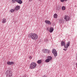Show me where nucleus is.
<instances>
[{
	"instance_id": "1",
	"label": "nucleus",
	"mask_w": 77,
	"mask_h": 77,
	"mask_svg": "<svg viewBox=\"0 0 77 77\" xmlns=\"http://www.w3.org/2000/svg\"><path fill=\"white\" fill-rule=\"evenodd\" d=\"M28 37L33 40H36L38 38V36L35 33H31L29 34Z\"/></svg>"
},
{
	"instance_id": "2",
	"label": "nucleus",
	"mask_w": 77,
	"mask_h": 77,
	"mask_svg": "<svg viewBox=\"0 0 77 77\" xmlns=\"http://www.w3.org/2000/svg\"><path fill=\"white\" fill-rule=\"evenodd\" d=\"M5 75L6 77H11L12 76V72L10 70H7L5 73Z\"/></svg>"
},
{
	"instance_id": "3",
	"label": "nucleus",
	"mask_w": 77,
	"mask_h": 77,
	"mask_svg": "<svg viewBox=\"0 0 77 77\" xmlns=\"http://www.w3.org/2000/svg\"><path fill=\"white\" fill-rule=\"evenodd\" d=\"M37 64L35 62H32L30 65V69H35L36 68Z\"/></svg>"
},
{
	"instance_id": "4",
	"label": "nucleus",
	"mask_w": 77,
	"mask_h": 77,
	"mask_svg": "<svg viewBox=\"0 0 77 77\" xmlns=\"http://www.w3.org/2000/svg\"><path fill=\"white\" fill-rule=\"evenodd\" d=\"M16 2L17 3L20 4H22L23 3V1L21 0H12L11 2L12 3H15V2Z\"/></svg>"
},
{
	"instance_id": "5",
	"label": "nucleus",
	"mask_w": 77,
	"mask_h": 77,
	"mask_svg": "<svg viewBox=\"0 0 77 77\" xmlns=\"http://www.w3.org/2000/svg\"><path fill=\"white\" fill-rule=\"evenodd\" d=\"M52 53L54 55V56L56 57L57 56V51L56 49H54L52 50Z\"/></svg>"
},
{
	"instance_id": "6",
	"label": "nucleus",
	"mask_w": 77,
	"mask_h": 77,
	"mask_svg": "<svg viewBox=\"0 0 77 77\" xmlns=\"http://www.w3.org/2000/svg\"><path fill=\"white\" fill-rule=\"evenodd\" d=\"M69 17L68 16H65L64 20H65L66 21H69Z\"/></svg>"
},
{
	"instance_id": "7",
	"label": "nucleus",
	"mask_w": 77,
	"mask_h": 77,
	"mask_svg": "<svg viewBox=\"0 0 77 77\" xmlns=\"http://www.w3.org/2000/svg\"><path fill=\"white\" fill-rule=\"evenodd\" d=\"M20 6L19 5H17L15 8V11H18V10H20Z\"/></svg>"
},
{
	"instance_id": "8",
	"label": "nucleus",
	"mask_w": 77,
	"mask_h": 77,
	"mask_svg": "<svg viewBox=\"0 0 77 77\" xmlns=\"http://www.w3.org/2000/svg\"><path fill=\"white\" fill-rule=\"evenodd\" d=\"M44 53H48V54H49V53H50V50H49L45 49L44 50Z\"/></svg>"
},
{
	"instance_id": "9",
	"label": "nucleus",
	"mask_w": 77,
	"mask_h": 77,
	"mask_svg": "<svg viewBox=\"0 0 77 77\" xmlns=\"http://www.w3.org/2000/svg\"><path fill=\"white\" fill-rule=\"evenodd\" d=\"M45 23L46 24H49V25H50V24H51V23L50 22V21L48 20H45Z\"/></svg>"
},
{
	"instance_id": "10",
	"label": "nucleus",
	"mask_w": 77,
	"mask_h": 77,
	"mask_svg": "<svg viewBox=\"0 0 77 77\" xmlns=\"http://www.w3.org/2000/svg\"><path fill=\"white\" fill-rule=\"evenodd\" d=\"M64 21V20H63V19H61L59 20V23H60V24H63V23Z\"/></svg>"
},
{
	"instance_id": "11",
	"label": "nucleus",
	"mask_w": 77,
	"mask_h": 77,
	"mask_svg": "<svg viewBox=\"0 0 77 77\" xmlns=\"http://www.w3.org/2000/svg\"><path fill=\"white\" fill-rule=\"evenodd\" d=\"M54 30V29L53 28V27H50V28L49 32L50 33H52Z\"/></svg>"
},
{
	"instance_id": "12",
	"label": "nucleus",
	"mask_w": 77,
	"mask_h": 77,
	"mask_svg": "<svg viewBox=\"0 0 77 77\" xmlns=\"http://www.w3.org/2000/svg\"><path fill=\"white\" fill-rule=\"evenodd\" d=\"M61 46H64L65 45V43L63 41H62V42H61Z\"/></svg>"
},
{
	"instance_id": "13",
	"label": "nucleus",
	"mask_w": 77,
	"mask_h": 77,
	"mask_svg": "<svg viewBox=\"0 0 77 77\" xmlns=\"http://www.w3.org/2000/svg\"><path fill=\"white\" fill-rule=\"evenodd\" d=\"M47 59L50 61L52 60V57L50 56H48L47 57Z\"/></svg>"
},
{
	"instance_id": "14",
	"label": "nucleus",
	"mask_w": 77,
	"mask_h": 77,
	"mask_svg": "<svg viewBox=\"0 0 77 77\" xmlns=\"http://www.w3.org/2000/svg\"><path fill=\"white\" fill-rule=\"evenodd\" d=\"M6 22V19L3 18L2 20V23H5Z\"/></svg>"
},
{
	"instance_id": "15",
	"label": "nucleus",
	"mask_w": 77,
	"mask_h": 77,
	"mask_svg": "<svg viewBox=\"0 0 77 77\" xmlns=\"http://www.w3.org/2000/svg\"><path fill=\"white\" fill-rule=\"evenodd\" d=\"M42 62V60H38L37 61V63L38 64H41Z\"/></svg>"
},
{
	"instance_id": "16",
	"label": "nucleus",
	"mask_w": 77,
	"mask_h": 77,
	"mask_svg": "<svg viewBox=\"0 0 77 77\" xmlns=\"http://www.w3.org/2000/svg\"><path fill=\"white\" fill-rule=\"evenodd\" d=\"M54 17L55 18H57V14H54Z\"/></svg>"
},
{
	"instance_id": "17",
	"label": "nucleus",
	"mask_w": 77,
	"mask_h": 77,
	"mask_svg": "<svg viewBox=\"0 0 77 77\" xmlns=\"http://www.w3.org/2000/svg\"><path fill=\"white\" fill-rule=\"evenodd\" d=\"M70 44V42H67V44L66 46L67 47H68L69 46V45Z\"/></svg>"
},
{
	"instance_id": "18",
	"label": "nucleus",
	"mask_w": 77,
	"mask_h": 77,
	"mask_svg": "<svg viewBox=\"0 0 77 77\" xmlns=\"http://www.w3.org/2000/svg\"><path fill=\"white\" fill-rule=\"evenodd\" d=\"M61 9H62V10H63V11H64L65 10V6H63V7H62Z\"/></svg>"
},
{
	"instance_id": "19",
	"label": "nucleus",
	"mask_w": 77,
	"mask_h": 77,
	"mask_svg": "<svg viewBox=\"0 0 77 77\" xmlns=\"http://www.w3.org/2000/svg\"><path fill=\"white\" fill-rule=\"evenodd\" d=\"M14 11H15V10L13 9H11L10 10V12H11L12 13L14 12Z\"/></svg>"
},
{
	"instance_id": "20",
	"label": "nucleus",
	"mask_w": 77,
	"mask_h": 77,
	"mask_svg": "<svg viewBox=\"0 0 77 77\" xmlns=\"http://www.w3.org/2000/svg\"><path fill=\"white\" fill-rule=\"evenodd\" d=\"M50 61V60H48V58L47 59H46L45 60V62H47V63L49 62Z\"/></svg>"
},
{
	"instance_id": "21",
	"label": "nucleus",
	"mask_w": 77,
	"mask_h": 77,
	"mask_svg": "<svg viewBox=\"0 0 77 77\" xmlns=\"http://www.w3.org/2000/svg\"><path fill=\"white\" fill-rule=\"evenodd\" d=\"M64 48H66V49H67V48H68V46H66L65 45H64Z\"/></svg>"
},
{
	"instance_id": "22",
	"label": "nucleus",
	"mask_w": 77,
	"mask_h": 77,
	"mask_svg": "<svg viewBox=\"0 0 77 77\" xmlns=\"http://www.w3.org/2000/svg\"><path fill=\"white\" fill-rule=\"evenodd\" d=\"M14 63L13 62H10V65H13Z\"/></svg>"
},
{
	"instance_id": "23",
	"label": "nucleus",
	"mask_w": 77,
	"mask_h": 77,
	"mask_svg": "<svg viewBox=\"0 0 77 77\" xmlns=\"http://www.w3.org/2000/svg\"><path fill=\"white\" fill-rule=\"evenodd\" d=\"M10 63L11 62H8L7 63V64H8V65H10Z\"/></svg>"
},
{
	"instance_id": "24",
	"label": "nucleus",
	"mask_w": 77,
	"mask_h": 77,
	"mask_svg": "<svg viewBox=\"0 0 77 77\" xmlns=\"http://www.w3.org/2000/svg\"><path fill=\"white\" fill-rule=\"evenodd\" d=\"M47 30L48 31H50V29L49 27L47 28Z\"/></svg>"
},
{
	"instance_id": "25",
	"label": "nucleus",
	"mask_w": 77,
	"mask_h": 77,
	"mask_svg": "<svg viewBox=\"0 0 77 77\" xmlns=\"http://www.w3.org/2000/svg\"><path fill=\"white\" fill-rule=\"evenodd\" d=\"M29 59H32V57L30 56L29 57Z\"/></svg>"
},
{
	"instance_id": "26",
	"label": "nucleus",
	"mask_w": 77,
	"mask_h": 77,
	"mask_svg": "<svg viewBox=\"0 0 77 77\" xmlns=\"http://www.w3.org/2000/svg\"><path fill=\"white\" fill-rule=\"evenodd\" d=\"M61 2H63L64 1H65V0H60Z\"/></svg>"
},
{
	"instance_id": "27",
	"label": "nucleus",
	"mask_w": 77,
	"mask_h": 77,
	"mask_svg": "<svg viewBox=\"0 0 77 77\" xmlns=\"http://www.w3.org/2000/svg\"><path fill=\"white\" fill-rule=\"evenodd\" d=\"M63 50H64V51H66V50H67V49H63Z\"/></svg>"
},
{
	"instance_id": "28",
	"label": "nucleus",
	"mask_w": 77,
	"mask_h": 77,
	"mask_svg": "<svg viewBox=\"0 0 77 77\" xmlns=\"http://www.w3.org/2000/svg\"><path fill=\"white\" fill-rule=\"evenodd\" d=\"M76 59L77 60V54H76Z\"/></svg>"
},
{
	"instance_id": "29",
	"label": "nucleus",
	"mask_w": 77,
	"mask_h": 77,
	"mask_svg": "<svg viewBox=\"0 0 77 77\" xmlns=\"http://www.w3.org/2000/svg\"><path fill=\"white\" fill-rule=\"evenodd\" d=\"M32 1H33V0H29V2H31Z\"/></svg>"
},
{
	"instance_id": "30",
	"label": "nucleus",
	"mask_w": 77,
	"mask_h": 77,
	"mask_svg": "<svg viewBox=\"0 0 77 77\" xmlns=\"http://www.w3.org/2000/svg\"><path fill=\"white\" fill-rule=\"evenodd\" d=\"M43 77H47V76H46L45 75H44Z\"/></svg>"
},
{
	"instance_id": "31",
	"label": "nucleus",
	"mask_w": 77,
	"mask_h": 77,
	"mask_svg": "<svg viewBox=\"0 0 77 77\" xmlns=\"http://www.w3.org/2000/svg\"><path fill=\"white\" fill-rule=\"evenodd\" d=\"M65 2H66L67 1V0H65Z\"/></svg>"
},
{
	"instance_id": "32",
	"label": "nucleus",
	"mask_w": 77,
	"mask_h": 77,
	"mask_svg": "<svg viewBox=\"0 0 77 77\" xmlns=\"http://www.w3.org/2000/svg\"><path fill=\"white\" fill-rule=\"evenodd\" d=\"M40 0H38L39 1H40Z\"/></svg>"
}]
</instances>
